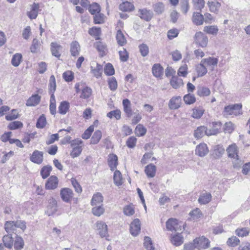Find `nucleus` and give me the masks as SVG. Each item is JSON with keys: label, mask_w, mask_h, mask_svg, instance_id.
I'll return each mask as SVG.
<instances>
[{"label": "nucleus", "mask_w": 250, "mask_h": 250, "mask_svg": "<svg viewBox=\"0 0 250 250\" xmlns=\"http://www.w3.org/2000/svg\"><path fill=\"white\" fill-rule=\"evenodd\" d=\"M83 142L81 139H76L72 140L70 142V146L72 148L70 152L71 157L74 158L79 156L83 151Z\"/></svg>", "instance_id": "1"}, {"label": "nucleus", "mask_w": 250, "mask_h": 250, "mask_svg": "<svg viewBox=\"0 0 250 250\" xmlns=\"http://www.w3.org/2000/svg\"><path fill=\"white\" fill-rule=\"evenodd\" d=\"M242 105L240 104L225 106L223 111V115L227 117L229 115L237 116L242 114Z\"/></svg>", "instance_id": "2"}, {"label": "nucleus", "mask_w": 250, "mask_h": 250, "mask_svg": "<svg viewBox=\"0 0 250 250\" xmlns=\"http://www.w3.org/2000/svg\"><path fill=\"white\" fill-rule=\"evenodd\" d=\"M226 151L227 152L228 157L235 159L237 162V163L234 164V167H237L236 165L239 164L241 162V161L238 158V149L236 144H233L229 145L227 148Z\"/></svg>", "instance_id": "3"}, {"label": "nucleus", "mask_w": 250, "mask_h": 250, "mask_svg": "<svg viewBox=\"0 0 250 250\" xmlns=\"http://www.w3.org/2000/svg\"><path fill=\"white\" fill-rule=\"evenodd\" d=\"M95 230L102 238L108 236L107 226L103 221L97 222L95 225Z\"/></svg>", "instance_id": "4"}, {"label": "nucleus", "mask_w": 250, "mask_h": 250, "mask_svg": "<svg viewBox=\"0 0 250 250\" xmlns=\"http://www.w3.org/2000/svg\"><path fill=\"white\" fill-rule=\"evenodd\" d=\"M194 42L200 46L206 47L208 44V38L203 32H198L194 36Z\"/></svg>", "instance_id": "5"}, {"label": "nucleus", "mask_w": 250, "mask_h": 250, "mask_svg": "<svg viewBox=\"0 0 250 250\" xmlns=\"http://www.w3.org/2000/svg\"><path fill=\"white\" fill-rule=\"evenodd\" d=\"M218 131L213 130L211 132H208L207 131V127L205 126H200L195 130L194 133V136L195 138L198 139L201 138L205 135L208 136L211 135H214L217 133Z\"/></svg>", "instance_id": "6"}, {"label": "nucleus", "mask_w": 250, "mask_h": 250, "mask_svg": "<svg viewBox=\"0 0 250 250\" xmlns=\"http://www.w3.org/2000/svg\"><path fill=\"white\" fill-rule=\"evenodd\" d=\"M193 242L195 244L196 248L198 250L206 249L208 248L210 246V241L209 240L204 236L195 238L193 240Z\"/></svg>", "instance_id": "7"}, {"label": "nucleus", "mask_w": 250, "mask_h": 250, "mask_svg": "<svg viewBox=\"0 0 250 250\" xmlns=\"http://www.w3.org/2000/svg\"><path fill=\"white\" fill-rule=\"evenodd\" d=\"M167 229L171 231L181 230V225L175 218H170L166 222Z\"/></svg>", "instance_id": "8"}, {"label": "nucleus", "mask_w": 250, "mask_h": 250, "mask_svg": "<svg viewBox=\"0 0 250 250\" xmlns=\"http://www.w3.org/2000/svg\"><path fill=\"white\" fill-rule=\"evenodd\" d=\"M140 221L138 219H135L130 225V232L133 236H136L140 232Z\"/></svg>", "instance_id": "9"}, {"label": "nucleus", "mask_w": 250, "mask_h": 250, "mask_svg": "<svg viewBox=\"0 0 250 250\" xmlns=\"http://www.w3.org/2000/svg\"><path fill=\"white\" fill-rule=\"evenodd\" d=\"M60 195L62 200L66 203L70 202L73 196L72 190L69 188H63L62 189L60 192Z\"/></svg>", "instance_id": "10"}, {"label": "nucleus", "mask_w": 250, "mask_h": 250, "mask_svg": "<svg viewBox=\"0 0 250 250\" xmlns=\"http://www.w3.org/2000/svg\"><path fill=\"white\" fill-rule=\"evenodd\" d=\"M195 151L196 155L204 157L208 153L209 150L206 144L201 143L196 146Z\"/></svg>", "instance_id": "11"}, {"label": "nucleus", "mask_w": 250, "mask_h": 250, "mask_svg": "<svg viewBox=\"0 0 250 250\" xmlns=\"http://www.w3.org/2000/svg\"><path fill=\"white\" fill-rule=\"evenodd\" d=\"M43 159V152L39 150H35L30 158L31 162L37 164H41Z\"/></svg>", "instance_id": "12"}, {"label": "nucleus", "mask_w": 250, "mask_h": 250, "mask_svg": "<svg viewBox=\"0 0 250 250\" xmlns=\"http://www.w3.org/2000/svg\"><path fill=\"white\" fill-rule=\"evenodd\" d=\"M58 185V178L55 176H51L48 178L45 184V188L47 189H54L57 188Z\"/></svg>", "instance_id": "13"}, {"label": "nucleus", "mask_w": 250, "mask_h": 250, "mask_svg": "<svg viewBox=\"0 0 250 250\" xmlns=\"http://www.w3.org/2000/svg\"><path fill=\"white\" fill-rule=\"evenodd\" d=\"M12 225H15V228H20L22 230H24L26 229V225L24 221H22L21 220H17L16 221H7L6 222V229L8 230H11L9 227H11Z\"/></svg>", "instance_id": "14"}, {"label": "nucleus", "mask_w": 250, "mask_h": 250, "mask_svg": "<svg viewBox=\"0 0 250 250\" xmlns=\"http://www.w3.org/2000/svg\"><path fill=\"white\" fill-rule=\"evenodd\" d=\"M218 62V59L213 57H209L207 58L203 59L201 61V62L205 65L206 67L211 66L212 69L214 66L217 65Z\"/></svg>", "instance_id": "15"}, {"label": "nucleus", "mask_w": 250, "mask_h": 250, "mask_svg": "<svg viewBox=\"0 0 250 250\" xmlns=\"http://www.w3.org/2000/svg\"><path fill=\"white\" fill-rule=\"evenodd\" d=\"M139 16L142 19L146 21H150L153 16V12L146 9H140L139 10Z\"/></svg>", "instance_id": "16"}, {"label": "nucleus", "mask_w": 250, "mask_h": 250, "mask_svg": "<svg viewBox=\"0 0 250 250\" xmlns=\"http://www.w3.org/2000/svg\"><path fill=\"white\" fill-rule=\"evenodd\" d=\"M108 164L112 171L114 170L118 165V157L114 154H111L108 156Z\"/></svg>", "instance_id": "17"}, {"label": "nucleus", "mask_w": 250, "mask_h": 250, "mask_svg": "<svg viewBox=\"0 0 250 250\" xmlns=\"http://www.w3.org/2000/svg\"><path fill=\"white\" fill-rule=\"evenodd\" d=\"M62 47L57 42H52L51 43V51L53 56L59 58L61 55L60 50Z\"/></svg>", "instance_id": "18"}, {"label": "nucleus", "mask_w": 250, "mask_h": 250, "mask_svg": "<svg viewBox=\"0 0 250 250\" xmlns=\"http://www.w3.org/2000/svg\"><path fill=\"white\" fill-rule=\"evenodd\" d=\"M181 97L176 96L172 98L169 102V107L171 109H176L180 106Z\"/></svg>", "instance_id": "19"}, {"label": "nucleus", "mask_w": 250, "mask_h": 250, "mask_svg": "<svg viewBox=\"0 0 250 250\" xmlns=\"http://www.w3.org/2000/svg\"><path fill=\"white\" fill-rule=\"evenodd\" d=\"M103 196L102 194L97 192L93 195L91 201V204L92 206L103 205Z\"/></svg>", "instance_id": "20"}, {"label": "nucleus", "mask_w": 250, "mask_h": 250, "mask_svg": "<svg viewBox=\"0 0 250 250\" xmlns=\"http://www.w3.org/2000/svg\"><path fill=\"white\" fill-rule=\"evenodd\" d=\"M39 8V4L34 3L31 5V10L27 13V15L31 19H35L37 18Z\"/></svg>", "instance_id": "21"}, {"label": "nucleus", "mask_w": 250, "mask_h": 250, "mask_svg": "<svg viewBox=\"0 0 250 250\" xmlns=\"http://www.w3.org/2000/svg\"><path fill=\"white\" fill-rule=\"evenodd\" d=\"M93 65L91 66V69L92 73L97 78H98L101 76L103 66L97 63H93Z\"/></svg>", "instance_id": "22"}, {"label": "nucleus", "mask_w": 250, "mask_h": 250, "mask_svg": "<svg viewBox=\"0 0 250 250\" xmlns=\"http://www.w3.org/2000/svg\"><path fill=\"white\" fill-rule=\"evenodd\" d=\"M124 110L128 117H130L132 115V111L131 108V103L130 101L125 99L123 101Z\"/></svg>", "instance_id": "23"}, {"label": "nucleus", "mask_w": 250, "mask_h": 250, "mask_svg": "<svg viewBox=\"0 0 250 250\" xmlns=\"http://www.w3.org/2000/svg\"><path fill=\"white\" fill-rule=\"evenodd\" d=\"M211 197L212 196L210 193L204 192L201 194L198 201L200 204L205 205L210 201Z\"/></svg>", "instance_id": "24"}, {"label": "nucleus", "mask_w": 250, "mask_h": 250, "mask_svg": "<svg viewBox=\"0 0 250 250\" xmlns=\"http://www.w3.org/2000/svg\"><path fill=\"white\" fill-rule=\"evenodd\" d=\"M80 50L81 48L78 42L74 41L70 44V52L73 56H78Z\"/></svg>", "instance_id": "25"}, {"label": "nucleus", "mask_w": 250, "mask_h": 250, "mask_svg": "<svg viewBox=\"0 0 250 250\" xmlns=\"http://www.w3.org/2000/svg\"><path fill=\"white\" fill-rule=\"evenodd\" d=\"M94 46L98 50V51L100 53V54L102 56L104 55L107 52V49L106 45L105 43L100 41L96 42L95 43Z\"/></svg>", "instance_id": "26"}, {"label": "nucleus", "mask_w": 250, "mask_h": 250, "mask_svg": "<svg viewBox=\"0 0 250 250\" xmlns=\"http://www.w3.org/2000/svg\"><path fill=\"white\" fill-rule=\"evenodd\" d=\"M153 75L157 78L162 77L163 74V68L160 64H155L152 69Z\"/></svg>", "instance_id": "27"}, {"label": "nucleus", "mask_w": 250, "mask_h": 250, "mask_svg": "<svg viewBox=\"0 0 250 250\" xmlns=\"http://www.w3.org/2000/svg\"><path fill=\"white\" fill-rule=\"evenodd\" d=\"M156 167L153 164H149L145 167V173L148 177L152 178L155 175Z\"/></svg>", "instance_id": "28"}, {"label": "nucleus", "mask_w": 250, "mask_h": 250, "mask_svg": "<svg viewBox=\"0 0 250 250\" xmlns=\"http://www.w3.org/2000/svg\"><path fill=\"white\" fill-rule=\"evenodd\" d=\"M170 83L172 87L175 89H177L183 85L182 79L177 76H172Z\"/></svg>", "instance_id": "29"}, {"label": "nucleus", "mask_w": 250, "mask_h": 250, "mask_svg": "<svg viewBox=\"0 0 250 250\" xmlns=\"http://www.w3.org/2000/svg\"><path fill=\"white\" fill-rule=\"evenodd\" d=\"M4 246L9 249H11L13 245V240L11 235H5L2 239Z\"/></svg>", "instance_id": "30"}, {"label": "nucleus", "mask_w": 250, "mask_h": 250, "mask_svg": "<svg viewBox=\"0 0 250 250\" xmlns=\"http://www.w3.org/2000/svg\"><path fill=\"white\" fill-rule=\"evenodd\" d=\"M192 21L197 25H200L203 23V16L199 12H194L193 15Z\"/></svg>", "instance_id": "31"}, {"label": "nucleus", "mask_w": 250, "mask_h": 250, "mask_svg": "<svg viewBox=\"0 0 250 250\" xmlns=\"http://www.w3.org/2000/svg\"><path fill=\"white\" fill-rule=\"evenodd\" d=\"M40 99L41 97L38 94L33 95L28 99L26 104L27 106H35L39 103Z\"/></svg>", "instance_id": "32"}, {"label": "nucleus", "mask_w": 250, "mask_h": 250, "mask_svg": "<svg viewBox=\"0 0 250 250\" xmlns=\"http://www.w3.org/2000/svg\"><path fill=\"white\" fill-rule=\"evenodd\" d=\"M171 241L174 245L179 246L183 244L184 238L180 233H177L172 237Z\"/></svg>", "instance_id": "33"}, {"label": "nucleus", "mask_w": 250, "mask_h": 250, "mask_svg": "<svg viewBox=\"0 0 250 250\" xmlns=\"http://www.w3.org/2000/svg\"><path fill=\"white\" fill-rule=\"evenodd\" d=\"M196 70L198 77H203L207 73V69L201 62L196 67Z\"/></svg>", "instance_id": "34"}, {"label": "nucleus", "mask_w": 250, "mask_h": 250, "mask_svg": "<svg viewBox=\"0 0 250 250\" xmlns=\"http://www.w3.org/2000/svg\"><path fill=\"white\" fill-rule=\"evenodd\" d=\"M69 108V103L67 101H62L59 106V112L61 114L64 115L68 111Z\"/></svg>", "instance_id": "35"}, {"label": "nucleus", "mask_w": 250, "mask_h": 250, "mask_svg": "<svg viewBox=\"0 0 250 250\" xmlns=\"http://www.w3.org/2000/svg\"><path fill=\"white\" fill-rule=\"evenodd\" d=\"M102 136V133L101 130H96L91 138L90 144L93 145L97 144L101 140Z\"/></svg>", "instance_id": "36"}, {"label": "nucleus", "mask_w": 250, "mask_h": 250, "mask_svg": "<svg viewBox=\"0 0 250 250\" xmlns=\"http://www.w3.org/2000/svg\"><path fill=\"white\" fill-rule=\"evenodd\" d=\"M207 4L209 8L210 11L216 13L218 12V10L221 6V4L216 1H208Z\"/></svg>", "instance_id": "37"}, {"label": "nucleus", "mask_w": 250, "mask_h": 250, "mask_svg": "<svg viewBox=\"0 0 250 250\" xmlns=\"http://www.w3.org/2000/svg\"><path fill=\"white\" fill-rule=\"evenodd\" d=\"M119 8L123 11H130L134 9V7L131 2L125 1L120 5Z\"/></svg>", "instance_id": "38"}, {"label": "nucleus", "mask_w": 250, "mask_h": 250, "mask_svg": "<svg viewBox=\"0 0 250 250\" xmlns=\"http://www.w3.org/2000/svg\"><path fill=\"white\" fill-rule=\"evenodd\" d=\"M24 244L23 239L21 237L17 236L13 244L14 249L16 250H21L23 248Z\"/></svg>", "instance_id": "39"}, {"label": "nucleus", "mask_w": 250, "mask_h": 250, "mask_svg": "<svg viewBox=\"0 0 250 250\" xmlns=\"http://www.w3.org/2000/svg\"><path fill=\"white\" fill-rule=\"evenodd\" d=\"M116 40L118 43L121 46L124 45L126 42L125 35L121 30H118L117 32Z\"/></svg>", "instance_id": "40"}, {"label": "nucleus", "mask_w": 250, "mask_h": 250, "mask_svg": "<svg viewBox=\"0 0 250 250\" xmlns=\"http://www.w3.org/2000/svg\"><path fill=\"white\" fill-rule=\"evenodd\" d=\"M114 182L116 186H120L123 183V178L121 173L119 170H116L114 173Z\"/></svg>", "instance_id": "41"}, {"label": "nucleus", "mask_w": 250, "mask_h": 250, "mask_svg": "<svg viewBox=\"0 0 250 250\" xmlns=\"http://www.w3.org/2000/svg\"><path fill=\"white\" fill-rule=\"evenodd\" d=\"M92 209V213L96 216H100L104 212V209L103 207V205L94 206Z\"/></svg>", "instance_id": "42"}, {"label": "nucleus", "mask_w": 250, "mask_h": 250, "mask_svg": "<svg viewBox=\"0 0 250 250\" xmlns=\"http://www.w3.org/2000/svg\"><path fill=\"white\" fill-rule=\"evenodd\" d=\"M49 110L50 113L55 115L56 112V100L54 94H51L50 99Z\"/></svg>", "instance_id": "43"}, {"label": "nucleus", "mask_w": 250, "mask_h": 250, "mask_svg": "<svg viewBox=\"0 0 250 250\" xmlns=\"http://www.w3.org/2000/svg\"><path fill=\"white\" fill-rule=\"evenodd\" d=\"M204 31L209 34L216 35L218 32V28L215 25L207 26L204 27Z\"/></svg>", "instance_id": "44"}, {"label": "nucleus", "mask_w": 250, "mask_h": 250, "mask_svg": "<svg viewBox=\"0 0 250 250\" xmlns=\"http://www.w3.org/2000/svg\"><path fill=\"white\" fill-rule=\"evenodd\" d=\"M49 93L51 95V94H54V92L56 90V80L54 75H51L49 79Z\"/></svg>", "instance_id": "45"}, {"label": "nucleus", "mask_w": 250, "mask_h": 250, "mask_svg": "<svg viewBox=\"0 0 250 250\" xmlns=\"http://www.w3.org/2000/svg\"><path fill=\"white\" fill-rule=\"evenodd\" d=\"M225 152V149L222 146L217 145L214 148L213 155L216 158L221 157Z\"/></svg>", "instance_id": "46"}, {"label": "nucleus", "mask_w": 250, "mask_h": 250, "mask_svg": "<svg viewBox=\"0 0 250 250\" xmlns=\"http://www.w3.org/2000/svg\"><path fill=\"white\" fill-rule=\"evenodd\" d=\"M135 132L137 136H143L146 134V129L142 125L139 124L137 125Z\"/></svg>", "instance_id": "47"}, {"label": "nucleus", "mask_w": 250, "mask_h": 250, "mask_svg": "<svg viewBox=\"0 0 250 250\" xmlns=\"http://www.w3.org/2000/svg\"><path fill=\"white\" fill-rule=\"evenodd\" d=\"M52 170V167L50 166L43 167L41 170V175L43 179L46 178L50 174Z\"/></svg>", "instance_id": "48"}, {"label": "nucleus", "mask_w": 250, "mask_h": 250, "mask_svg": "<svg viewBox=\"0 0 250 250\" xmlns=\"http://www.w3.org/2000/svg\"><path fill=\"white\" fill-rule=\"evenodd\" d=\"M21 59L22 55L21 54L17 53L15 54L11 60L12 64L16 67L18 66L21 62Z\"/></svg>", "instance_id": "49"}, {"label": "nucleus", "mask_w": 250, "mask_h": 250, "mask_svg": "<svg viewBox=\"0 0 250 250\" xmlns=\"http://www.w3.org/2000/svg\"><path fill=\"white\" fill-rule=\"evenodd\" d=\"M154 11L158 14H162L165 10V6L161 2H158L153 5Z\"/></svg>", "instance_id": "50"}, {"label": "nucleus", "mask_w": 250, "mask_h": 250, "mask_svg": "<svg viewBox=\"0 0 250 250\" xmlns=\"http://www.w3.org/2000/svg\"><path fill=\"white\" fill-rule=\"evenodd\" d=\"M124 213L126 216H131L134 214V208L132 205L125 206L124 208Z\"/></svg>", "instance_id": "51"}, {"label": "nucleus", "mask_w": 250, "mask_h": 250, "mask_svg": "<svg viewBox=\"0 0 250 250\" xmlns=\"http://www.w3.org/2000/svg\"><path fill=\"white\" fill-rule=\"evenodd\" d=\"M144 245L147 250H154V249L151 239L149 237L146 236L145 237Z\"/></svg>", "instance_id": "52"}, {"label": "nucleus", "mask_w": 250, "mask_h": 250, "mask_svg": "<svg viewBox=\"0 0 250 250\" xmlns=\"http://www.w3.org/2000/svg\"><path fill=\"white\" fill-rule=\"evenodd\" d=\"M100 10V6L97 3H94L89 6V11L93 15L99 14Z\"/></svg>", "instance_id": "53"}, {"label": "nucleus", "mask_w": 250, "mask_h": 250, "mask_svg": "<svg viewBox=\"0 0 250 250\" xmlns=\"http://www.w3.org/2000/svg\"><path fill=\"white\" fill-rule=\"evenodd\" d=\"M227 243L228 246L234 247L239 244L240 241L236 236H232L228 239Z\"/></svg>", "instance_id": "54"}, {"label": "nucleus", "mask_w": 250, "mask_h": 250, "mask_svg": "<svg viewBox=\"0 0 250 250\" xmlns=\"http://www.w3.org/2000/svg\"><path fill=\"white\" fill-rule=\"evenodd\" d=\"M139 48L141 54L143 57H146L148 55L149 49L146 44L142 43L139 45Z\"/></svg>", "instance_id": "55"}, {"label": "nucleus", "mask_w": 250, "mask_h": 250, "mask_svg": "<svg viewBox=\"0 0 250 250\" xmlns=\"http://www.w3.org/2000/svg\"><path fill=\"white\" fill-rule=\"evenodd\" d=\"M109 87L111 90L115 91L117 88V82L115 77H112L108 81Z\"/></svg>", "instance_id": "56"}, {"label": "nucleus", "mask_w": 250, "mask_h": 250, "mask_svg": "<svg viewBox=\"0 0 250 250\" xmlns=\"http://www.w3.org/2000/svg\"><path fill=\"white\" fill-rule=\"evenodd\" d=\"M104 72L106 75L111 76L114 74L115 70L113 65L108 63L105 65Z\"/></svg>", "instance_id": "57"}, {"label": "nucleus", "mask_w": 250, "mask_h": 250, "mask_svg": "<svg viewBox=\"0 0 250 250\" xmlns=\"http://www.w3.org/2000/svg\"><path fill=\"white\" fill-rule=\"evenodd\" d=\"M184 100L186 104H191L195 102L196 99L193 95L188 94L184 97Z\"/></svg>", "instance_id": "58"}, {"label": "nucleus", "mask_w": 250, "mask_h": 250, "mask_svg": "<svg viewBox=\"0 0 250 250\" xmlns=\"http://www.w3.org/2000/svg\"><path fill=\"white\" fill-rule=\"evenodd\" d=\"M46 123V118L44 115H42L38 119L36 126L38 128H42L44 127Z\"/></svg>", "instance_id": "59"}, {"label": "nucleus", "mask_w": 250, "mask_h": 250, "mask_svg": "<svg viewBox=\"0 0 250 250\" xmlns=\"http://www.w3.org/2000/svg\"><path fill=\"white\" fill-rule=\"evenodd\" d=\"M91 94L92 89L88 87H85L82 90L81 98L83 99L88 98L91 96Z\"/></svg>", "instance_id": "60"}, {"label": "nucleus", "mask_w": 250, "mask_h": 250, "mask_svg": "<svg viewBox=\"0 0 250 250\" xmlns=\"http://www.w3.org/2000/svg\"><path fill=\"white\" fill-rule=\"evenodd\" d=\"M193 6L195 9L197 10H201L205 5L204 0H192Z\"/></svg>", "instance_id": "61"}, {"label": "nucleus", "mask_w": 250, "mask_h": 250, "mask_svg": "<svg viewBox=\"0 0 250 250\" xmlns=\"http://www.w3.org/2000/svg\"><path fill=\"white\" fill-rule=\"evenodd\" d=\"M204 113V110L202 109H193L192 117L195 119H199L201 117Z\"/></svg>", "instance_id": "62"}, {"label": "nucleus", "mask_w": 250, "mask_h": 250, "mask_svg": "<svg viewBox=\"0 0 250 250\" xmlns=\"http://www.w3.org/2000/svg\"><path fill=\"white\" fill-rule=\"evenodd\" d=\"M250 232V229L244 228L241 229H237L236 230V234L241 237H244L248 235Z\"/></svg>", "instance_id": "63"}, {"label": "nucleus", "mask_w": 250, "mask_h": 250, "mask_svg": "<svg viewBox=\"0 0 250 250\" xmlns=\"http://www.w3.org/2000/svg\"><path fill=\"white\" fill-rule=\"evenodd\" d=\"M137 139L134 136H131L128 138L126 142L127 146L129 148H133L135 146Z\"/></svg>", "instance_id": "64"}]
</instances>
